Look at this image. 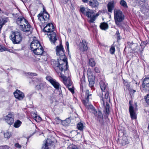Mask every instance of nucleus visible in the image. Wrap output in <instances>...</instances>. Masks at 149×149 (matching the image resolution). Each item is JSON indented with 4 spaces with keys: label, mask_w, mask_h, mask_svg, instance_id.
Listing matches in <instances>:
<instances>
[{
    "label": "nucleus",
    "mask_w": 149,
    "mask_h": 149,
    "mask_svg": "<svg viewBox=\"0 0 149 149\" xmlns=\"http://www.w3.org/2000/svg\"><path fill=\"white\" fill-rule=\"evenodd\" d=\"M66 46L67 49L68 51H69V43L67 41L66 42Z\"/></svg>",
    "instance_id": "nucleus-58"
},
{
    "label": "nucleus",
    "mask_w": 149,
    "mask_h": 149,
    "mask_svg": "<svg viewBox=\"0 0 149 149\" xmlns=\"http://www.w3.org/2000/svg\"><path fill=\"white\" fill-rule=\"evenodd\" d=\"M14 146L16 147L19 149H21L22 148L21 145H20L18 143H15Z\"/></svg>",
    "instance_id": "nucleus-52"
},
{
    "label": "nucleus",
    "mask_w": 149,
    "mask_h": 149,
    "mask_svg": "<svg viewBox=\"0 0 149 149\" xmlns=\"http://www.w3.org/2000/svg\"><path fill=\"white\" fill-rule=\"evenodd\" d=\"M114 18L116 24L119 27L121 26V11L120 10L115 9L114 11Z\"/></svg>",
    "instance_id": "nucleus-6"
},
{
    "label": "nucleus",
    "mask_w": 149,
    "mask_h": 149,
    "mask_svg": "<svg viewBox=\"0 0 149 149\" xmlns=\"http://www.w3.org/2000/svg\"><path fill=\"white\" fill-rule=\"evenodd\" d=\"M71 76L70 73H65V74L63 73L61 74L60 77L63 79V82L65 85L67 87L71 86L72 85V82L70 79Z\"/></svg>",
    "instance_id": "nucleus-5"
},
{
    "label": "nucleus",
    "mask_w": 149,
    "mask_h": 149,
    "mask_svg": "<svg viewBox=\"0 0 149 149\" xmlns=\"http://www.w3.org/2000/svg\"><path fill=\"white\" fill-rule=\"evenodd\" d=\"M145 46L141 45H140V48L139 47V49L138 48V49H137L138 51V53L139 52L140 54H141L142 53V51H143L144 49V48Z\"/></svg>",
    "instance_id": "nucleus-41"
},
{
    "label": "nucleus",
    "mask_w": 149,
    "mask_h": 149,
    "mask_svg": "<svg viewBox=\"0 0 149 149\" xmlns=\"http://www.w3.org/2000/svg\"><path fill=\"white\" fill-rule=\"evenodd\" d=\"M105 98L106 99H108L109 101L110 100L109 92L108 91H107V92L105 94Z\"/></svg>",
    "instance_id": "nucleus-49"
},
{
    "label": "nucleus",
    "mask_w": 149,
    "mask_h": 149,
    "mask_svg": "<svg viewBox=\"0 0 149 149\" xmlns=\"http://www.w3.org/2000/svg\"><path fill=\"white\" fill-rule=\"evenodd\" d=\"M85 15L90 19L88 21L89 23H94L95 20V13L93 10L88 9Z\"/></svg>",
    "instance_id": "nucleus-11"
},
{
    "label": "nucleus",
    "mask_w": 149,
    "mask_h": 149,
    "mask_svg": "<svg viewBox=\"0 0 149 149\" xmlns=\"http://www.w3.org/2000/svg\"><path fill=\"white\" fill-rule=\"evenodd\" d=\"M123 81V83L124 86L127 90H130V83L128 82V81L127 80H124L123 79H122Z\"/></svg>",
    "instance_id": "nucleus-29"
},
{
    "label": "nucleus",
    "mask_w": 149,
    "mask_h": 149,
    "mask_svg": "<svg viewBox=\"0 0 149 149\" xmlns=\"http://www.w3.org/2000/svg\"><path fill=\"white\" fill-rule=\"evenodd\" d=\"M88 9H85L84 7L81 8L80 9V11L82 14L85 15L87 12L88 11Z\"/></svg>",
    "instance_id": "nucleus-37"
},
{
    "label": "nucleus",
    "mask_w": 149,
    "mask_h": 149,
    "mask_svg": "<svg viewBox=\"0 0 149 149\" xmlns=\"http://www.w3.org/2000/svg\"><path fill=\"white\" fill-rule=\"evenodd\" d=\"M0 148L2 149H8L9 148V146H0Z\"/></svg>",
    "instance_id": "nucleus-57"
},
{
    "label": "nucleus",
    "mask_w": 149,
    "mask_h": 149,
    "mask_svg": "<svg viewBox=\"0 0 149 149\" xmlns=\"http://www.w3.org/2000/svg\"><path fill=\"white\" fill-rule=\"evenodd\" d=\"M88 2V5L92 8H95L98 6V2L96 0H90Z\"/></svg>",
    "instance_id": "nucleus-24"
},
{
    "label": "nucleus",
    "mask_w": 149,
    "mask_h": 149,
    "mask_svg": "<svg viewBox=\"0 0 149 149\" xmlns=\"http://www.w3.org/2000/svg\"><path fill=\"white\" fill-rule=\"evenodd\" d=\"M41 44L38 40H34L30 44V48L32 51L35 49L40 47Z\"/></svg>",
    "instance_id": "nucleus-17"
},
{
    "label": "nucleus",
    "mask_w": 149,
    "mask_h": 149,
    "mask_svg": "<svg viewBox=\"0 0 149 149\" xmlns=\"http://www.w3.org/2000/svg\"><path fill=\"white\" fill-rule=\"evenodd\" d=\"M14 114L13 112H10L6 116L3 117V119L8 124L11 125L14 122Z\"/></svg>",
    "instance_id": "nucleus-9"
},
{
    "label": "nucleus",
    "mask_w": 149,
    "mask_h": 149,
    "mask_svg": "<svg viewBox=\"0 0 149 149\" xmlns=\"http://www.w3.org/2000/svg\"><path fill=\"white\" fill-rule=\"evenodd\" d=\"M115 51V48L113 45H112L111 48L110 49V52L111 54H114Z\"/></svg>",
    "instance_id": "nucleus-46"
},
{
    "label": "nucleus",
    "mask_w": 149,
    "mask_h": 149,
    "mask_svg": "<svg viewBox=\"0 0 149 149\" xmlns=\"http://www.w3.org/2000/svg\"><path fill=\"white\" fill-rule=\"evenodd\" d=\"M47 34L51 42L53 43H55L57 40L56 33L53 31Z\"/></svg>",
    "instance_id": "nucleus-19"
},
{
    "label": "nucleus",
    "mask_w": 149,
    "mask_h": 149,
    "mask_svg": "<svg viewBox=\"0 0 149 149\" xmlns=\"http://www.w3.org/2000/svg\"><path fill=\"white\" fill-rule=\"evenodd\" d=\"M43 54H42L40 57V59L42 61V62H46L47 61L48 56L47 53L44 52Z\"/></svg>",
    "instance_id": "nucleus-27"
},
{
    "label": "nucleus",
    "mask_w": 149,
    "mask_h": 149,
    "mask_svg": "<svg viewBox=\"0 0 149 149\" xmlns=\"http://www.w3.org/2000/svg\"><path fill=\"white\" fill-rule=\"evenodd\" d=\"M54 27L53 24L52 23H49L44 27L43 31V32L48 34L54 31Z\"/></svg>",
    "instance_id": "nucleus-13"
},
{
    "label": "nucleus",
    "mask_w": 149,
    "mask_h": 149,
    "mask_svg": "<svg viewBox=\"0 0 149 149\" xmlns=\"http://www.w3.org/2000/svg\"><path fill=\"white\" fill-rule=\"evenodd\" d=\"M46 79L49 81L53 86L56 89L61 88V86L59 84L55 79L49 76H47Z\"/></svg>",
    "instance_id": "nucleus-10"
},
{
    "label": "nucleus",
    "mask_w": 149,
    "mask_h": 149,
    "mask_svg": "<svg viewBox=\"0 0 149 149\" xmlns=\"http://www.w3.org/2000/svg\"><path fill=\"white\" fill-rule=\"evenodd\" d=\"M8 49L6 48L5 47H3L0 45V52L7 51Z\"/></svg>",
    "instance_id": "nucleus-51"
},
{
    "label": "nucleus",
    "mask_w": 149,
    "mask_h": 149,
    "mask_svg": "<svg viewBox=\"0 0 149 149\" xmlns=\"http://www.w3.org/2000/svg\"><path fill=\"white\" fill-rule=\"evenodd\" d=\"M79 49L82 52L87 50L88 47L87 46L86 41L85 40H82V42L79 43Z\"/></svg>",
    "instance_id": "nucleus-18"
},
{
    "label": "nucleus",
    "mask_w": 149,
    "mask_h": 149,
    "mask_svg": "<svg viewBox=\"0 0 149 149\" xmlns=\"http://www.w3.org/2000/svg\"><path fill=\"white\" fill-rule=\"evenodd\" d=\"M91 79L88 78V80L89 82V86L90 87H92L94 84V79Z\"/></svg>",
    "instance_id": "nucleus-36"
},
{
    "label": "nucleus",
    "mask_w": 149,
    "mask_h": 149,
    "mask_svg": "<svg viewBox=\"0 0 149 149\" xmlns=\"http://www.w3.org/2000/svg\"><path fill=\"white\" fill-rule=\"evenodd\" d=\"M6 21L4 19H2L0 20V29L1 30L3 26L6 22Z\"/></svg>",
    "instance_id": "nucleus-40"
},
{
    "label": "nucleus",
    "mask_w": 149,
    "mask_h": 149,
    "mask_svg": "<svg viewBox=\"0 0 149 149\" xmlns=\"http://www.w3.org/2000/svg\"><path fill=\"white\" fill-rule=\"evenodd\" d=\"M144 99L146 103L149 105V93L144 96Z\"/></svg>",
    "instance_id": "nucleus-39"
},
{
    "label": "nucleus",
    "mask_w": 149,
    "mask_h": 149,
    "mask_svg": "<svg viewBox=\"0 0 149 149\" xmlns=\"http://www.w3.org/2000/svg\"><path fill=\"white\" fill-rule=\"evenodd\" d=\"M45 141L46 143L43 146L41 149H50V146L52 143V141L49 139H47Z\"/></svg>",
    "instance_id": "nucleus-22"
},
{
    "label": "nucleus",
    "mask_w": 149,
    "mask_h": 149,
    "mask_svg": "<svg viewBox=\"0 0 149 149\" xmlns=\"http://www.w3.org/2000/svg\"><path fill=\"white\" fill-rule=\"evenodd\" d=\"M63 0V3H67L68 1V0Z\"/></svg>",
    "instance_id": "nucleus-60"
},
{
    "label": "nucleus",
    "mask_w": 149,
    "mask_h": 149,
    "mask_svg": "<svg viewBox=\"0 0 149 149\" xmlns=\"http://www.w3.org/2000/svg\"><path fill=\"white\" fill-rule=\"evenodd\" d=\"M22 124V122L19 120H17L15 121L14 124V127L16 128L19 127Z\"/></svg>",
    "instance_id": "nucleus-34"
},
{
    "label": "nucleus",
    "mask_w": 149,
    "mask_h": 149,
    "mask_svg": "<svg viewBox=\"0 0 149 149\" xmlns=\"http://www.w3.org/2000/svg\"><path fill=\"white\" fill-rule=\"evenodd\" d=\"M102 91H97V94L99 96H100V97L101 99L100 100H101V103H102L103 105H105V102L103 98V93H102Z\"/></svg>",
    "instance_id": "nucleus-32"
},
{
    "label": "nucleus",
    "mask_w": 149,
    "mask_h": 149,
    "mask_svg": "<svg viewBox=\"0 0 149 149\" xmlns=\"http://www.w3.org/2000/svg\"><path fill=\"white\" fill-rule=\"evenodd\" d=\"M36 55H40L44 52V49L41 45L40 47L35 49L32 51Z\"/></svg>",
    "instance_id": "nucleus-20"
},
{
    "label": "nucleus",
    "mask_w": 149,
    "mask_h": 149,
    "mask_svg": "<svg viewBox=\"0 0 149 149\" xmlns=\"http://www.w3.org/2000/svg\"><path fill=\"white\" fill-rule=\"evenodd\" d=\"M130 92V94H133L136 91V90L133 89H131L130 88V90H128Z\"/></svg>",
    "instance_id": "nucleus-54"
},
{
    "label": "nucleus",
    "mask_w": 149,
    "mask_h": 149,
    "mask_svg": "<svg viewBox=\"0 0 149 149\" xmlns=\"http://www.w3.org/2000/svg\"><path fill=\"white\" fill-rule=\"evenodd\" d=\"M129 111L130 113L131 118L132 120L136 119L137 118V115L135 110L134 108L131 107L129 109Z\"/></svg>",
    "instance_id": "nucleus-21"
},
{
    "label": "nucleus",
    "mask_w": 149,
    "mask_h": 149,
    "mask_svg": "<svg viewBox=\"0 0 149 149\" xmlns=\"http://www.w3.org/2000/svg\"><path fill=\"white\" fill-rule=\"evenodd\" d=\"M68 62L66 60V58L65 57H60V59L58 60V65H57L55 67V70L57 73L60 72L62 74L64 72V73H68Z\"/></svg>",
    "instance_id": "nucleus-3"
},
{
    "label": "nucleus",
    "mask_w": 149,
    "mask_h": 149,
    "mask_svg": "<svg viewBox=\"0 0 149 149\" xmlns=\"http://www.w3.org/2000/svg\"><path fill=\"white\" fill-rule=\"evenodd\" d=\"M139 1L142 2L143 3H145L146 1V0H139Z\"/></svg>",
    "instance_id": "nucleus-63"
},
{
    "label": "nucleus",
    "mask_w": 149,
    "mask_h": 149,
    "mask_svg": "<svg viewBox=\"0 0 149 149\" xmlns=\"http://www.w3.org/2000/svg\"><path fill=\"white\" fill-rule=\"evenodd\" d=\"M88 78H90L91 79L94 78L95 76L92 72H88Z\"/></svg>",
    "instance_id": "nucleus-42"
},
{
    "label": "nucleus",
    "mask_w": 149,
    "mask_h": 149,
    "mask_svg": "<svg viewBox=\"0 0 149 149\" xmlns=\"http://www.w3.org/2000/svg\"><path fill=\"white\" fill-rule=\"evenodd\" d=\"M46 86V85L44 83H40L36 86V88L38 90H43Z\"/></svg>",
    "instance_id": "nucleus-33"
},
{
    "label": "nucleus",
    "mask_w": 149,
    "mask_h": 149,
    "mask_svg": "<svg viewBox=\"0 0 149 149\" xmlns=\"http://www.w3.org/2000/svg\"><path fill=\"white\" fill-rule=\"evenodd\" d=\"M91 94H89L88 90L85 91V98L82 100V102L86 108L91 109L92 112L97 117V120L99 121H102L103 120V115L102 113L100 111H97L93 106L89 102V99H90Z\"/></svg>",
    "instance_id": "nucleus-1"
},
{
    "label": "nucleus",
    "mask_w": 149,
    "mask_h": 149,
    "mask_svg": "<svg viewBox=\"0 0 149 149\" xmlns=\"http://www.w3.org/2000/svg\"><path fill=\"white\" fill-rule=\"evenodd\" d=\"M95 72L97 73H98L100 72L99 68L97 67H95L94 68Z\"/></svg>",
    "instance_id": "nucleus-55"
},
{
    "label": "nucleus",
    "mask_w": 149,
    "mask_h": 149,
    "mask_svg": "<svg viewBox=\"0 0 149 149\" xmlns=\"http://www.w3.org/2000/svg\"><path fill=\"white\" fill-rule=\"evenodd\" d=\"M10 136V134L8 132H6L4 133L2 132L0 133V138H2L4 137L5 138L9 139Z\"/></svg>",
    "instance_id": "nucleus-28"
},
{
    "label": "nucleus",
    "mask_w": 149,
    "mask_h": 149,
    "mask_svg": "<svg viewBox=\"0 0 149 149\" xmlns=\"http://www.w3.org/2000/svg\"><path fill=\"white\" fill-rule=\"evenodd\" d=\"M124 16L123 15H122V22L124 19Z\"/></svg>",
    "instance_id": "nucleus-61"
},
{
    "label": "nucleus",
    "mask_w": 149,
    "mask_h": 149,
    "mask_svg": "<svg viewBox=\"0 0 149 149\" xmlns=\"http://www.w3.org/2000/svg\"><path fill=\"white\" fill-rule=\"evenodd\" d=\"M116 36L117 42H118L119 41H120V33L119 32L118 30H117L116 34Z\"/></svg>",
    "instance_id": "nucleus-45"
},
{
    "label": "nucleus",
    "mask_w": 149,
    "mask_h": 149,
    "mask_svg": "<svg viewBox=\"0 0 149 149\" xmlns=\"http://www.w3.org/2000/svg\"><path fill=\"white\" fill-rule=\"evenodd\" d=\"M138 47H139L137 43H134L132 42H128L126 45L123 53L125 54V53L127 57L132 56L133 53H138L137 50Z\"/></svg>",
    "instance_id": "nucleus-2"
},
{
    "label": "nucleus",
    "mask_w": 149,
    "mask_h": 149,
    "mask_svg": "<svg viewBox=\"0 0 149 149\" xmlns=\"http://www.w3.org/2000/svg\"><path fill=\"white\" fill-rule=\"evenodd\" d=\"M122 6L125 8H127L128 6L127 3L124 0H122Z\"/></svg>",
    "instance_id": "nucleus-44"
},
{
    "label": "nucleus",
    "mask_w": 149,
    "mask_h": 149,
    "mask_svg": "<svg viewBox=\"0 0 149 149\" xmlns=\"http://www.w3.org/2000/svg\"><path fill=\"white\" fill-rule=\"evenodd\" d=\"M129 143L127 138V136L125 134L122 138V146H124L128 144Z\"/></svg>",
    "instance_id": "nucleus-26"
},
{
    "label": "nucleus",
    "mask_w": 149,
    "mask_h": 149,
    "mask_svg": "<svg viewBox=\"0 0 149 149\" xmlns=\"http://www.w3.org/2000/svg\"><path fill=\"white\" fill-rule=\"evenodd\" d=\"M54 120H55L56 124H59L60 123H62V120H61L58 117L54 119Z\"/></svg>",
    "instance_id": "nucleus-43"
},
{
    "label": "nucleus",
    "mask_w": 149,
    "mask_h": 149,
    "mask_svg": "<svg viewBox=\"0 0 149 149\" xmlns=\"http://www.w3.org/2000/svg\"><path fill=\"white\" fill-rule=\"evenodd\" d=\"M148 43V42L146 40V41H143L141 42L140 45L145 46Z\"/></svg>",
    "instance_id": "nucleus-56"
},
{
    "label": "nucleus",
    "mask_w": 149,
    "mask_h": 149,
    "mask_svg": "<svg viewBox=\"0 0 149 149\" xmlns=\"http://www.w3.org/2000/svg\"><path fill=\"white\" fill-rule=\"evenodd\" d=\"M39 97L41 99H43L44 98V97L42 93H39Z\"/></svg>",
    "instance_id": "nucleus-59"
},
{
    "label": "nucleus",
    "mask_w": 149,
    "mask_h": 149,
    "mask_svg": "<svg viewBox=\"0 0 149 149\" xmlns=\"http://www.w3.org/2000/svg\"><path fill=\"white\" fill-rule=\"evenodd\" d=\"M19 29L21 31L25 32L26 35L28 36L32 33L33 28L28 22L25 25L24 24V26H22Z\"/></svg>",
    "instance_id": "nucleus-7"
},
{
    "label": "nucleus",
    "mask_w": 149,
    "mask_h": 149,
    "mask_svg": "<svg viewBox=\"0 0 149 149\" xmlns=\"http://www.w3.org/2000/svg\"><path fill=\"white\" fill-rule=\"evenodd\" d=\"M71 117H70L66 118L65 120H62V124L64 126L68 125L71 122Z\"/></svg>",
    "instance_id": "nucleus-30"
},
{
    "label": "nucleus",
    "mask_w": 149,
    "mask_h": 149,
    "mask_svg": "<svg viewBox=\"0 0 149 149\" xmlns=\"http://www.w3.org/2000/svg\"><path fill=\"white\" fill-rule=\"evenodd\" d=\"M89 63L90 65L92 67L94 66L95 65V63L94 60L92 58L90 59L89 60Z\"/></svg>",
    "instance_id": "nucleus-38"
},
{
    "label": "nucleus",
    "mask_w": 149,
    "mask_h": 149,
    "mask_svg": "<svg viewBox=\"0 0 149 149\" xmlns=\"http://www.w3.org/2000/svg\"><path fill=\"white\" fill-rule=\"evenodd\" d=\"M28 22L27 20L23 17H18L16 20V23L19 26V29Z\"/></svg>",
    "instance_id": "nucleus-15"
},
{
    "label": "nucleus",
    "mask_w": 149,
    "mask_h": 149,
    "mask_svg": "<svg viewBox=\"0 0 149 149\" xmlns=\"http://www.w3.org/2000/svg\"><path fill=\"white\" fill-rule=\"evenodd\" d=\"M77 127L78 129L81 131L83 130L84 127L83 124L81 122L78 123L77 125Z\"/></svg>",
    "instance_id": "nucleus-35"
},
{
    "label": "nucleus",
    "mask_w": 149,
    "mask_h": 149,
    "mask_svg": "<svg viewBox=\"0 0 149 149\" xmlns=\"http://www.w3.org/2000/svg\"><path fill=\"white\" fill-rule=\"evenodd\" d=\"M99 15L98 13L96 14H95V19H96L97 17Z\"/></svg>",
    "instance_id": "nucleus-62"
},
{
    "label": "nucleus",
    "mask_w": 149,
    "mask_h": 149,
    "mask_svg": "<svg viewBox=\"0 0 149 149\" xmlns=\"http://www.w3.org/2000/svg\"><path fill=\"white\" fill-rule=\"evenodd\" d=\"M56 54L57 56H59L60 57H65L64 50L63 46L61 44H60L59 46L56 47Z\"/></svg>",
    "instance_id": "nucleus-14"
},
{
    "label": "nucleus",
    "mask_w": 149,
    "mask_h": 149,
    "mask_svg": "<svg viewBox=\"0 0 149 149\" xmlns=\"http://www.w3.org/2000/svg\"><path fill=\"white\" fill-rule=\"evenodd\" d=\"M133 101L132 100H130L129 101V109H130V108L131 107H132L133 108V109L134 108L133 107L132 105V103Z\"/></svg>",
    "instance_id": "nucleus-53"
},
{
    "label": "nucleus",
    "mask_w": 149,
    "mask_h": 149,
    "mask_svg": "<svg viewBox=\"0 0 149 149\" xmlns=\"http://www.w3.org/2000/svg\"><path fill=\"white\" fill-rule=\"evenodd\" d=\"M100 29L104 30H106L108 28V25L105 22H102L100 24Z\"/></svg>",
    "instance_id": "nucleus-31"
},
{
    "label": "nucleus",
    "mask_w": 149,
    "mask_h": 149,
    "mask_svg": "<svg viewBox=\"0 0 149 149\" xmlns=\"http://www.w3.org/2000/svg\"><path fill=\"white\" fill-rule=\"evenodd\" d=\"M89 0H82L83 2L84 3L87 2Z\"/></svg>",
    "instance_id": "nucleus-64"
},
{
    "label": "nucleus",
    "mask_w": 149,
    "mask_h": 149,
    "mask_svg": "<svg viewBox=\"0 0 149 149\" xmlns=\"http://www.w3.org/2000/svg\"><path fill=\"white\" fill-rule=\"evenodd\" d=\"M109 105L108 103H107L105 106V108L106 109V113L107 114H109L110 112L109 110Z\"/></svg>",
    "instance_id": "nucleus-47"
},
{
    "label": "nucleus",
    "mask_w": 149,
    "mask_h": 149,
    "mask_svg": "<svg viewBox=\"0 0 149 149\" xmlns=\"http://www.w3.org/2000/svg\"><path fill=\"white\" fill-rule=\"evenodd\" d=\"M34 119L37 122H39L41 120V118L39 116H37V115H35L34 117Z\"/></svg>",
    "instance_id": "nucleus-48"
},
{
    "label": "nucleus",
    "mask_w": 149,
    "mask_h": 149,
    "mask_svg": "<svg viewBox=\"0 0 149 149\" xmlns=\"http://www.w3.org/2000/svg\"><path fill=\"white\" fill-rule=\"evenodd\" d=\"M100 85L101 89L102 91H104L106 90L107 91V84H105L103 81H100Z\"/></svg>",
    "instance_id": "nucleus-25"
},
{
    "label": "nucleus",
    "mask_w": 149,
    "mask_h": 149,
    "mask_svg": "<svg viewBox=\"0 0 149 149\" xmlns=\"http://www.w3.org/2000/svg\"><path fill=\"white\" fill-rule=\"evenodd\" d=\"M142 85L143 90L149 93V77H145L142 80Z\"/></svg>",
    "instance_id": "nucleus-12"
},
{
    "label": "nucleus",
    "mask_w": 149,
    "mask_h": 149,
    "mask_svg": "<svg viewBox=\"0 0 149 149\" xmlns=\"http://www.w3.org/2000/svg\"><path fill=\"white\" fill-rule=\"evenodd\" d=\"M43 10L42 13L39 14L38 15V19L40 21H43L42 22L47 23L49 20V16L44 8Z\"/></svg>",
    "instance_id": "nucleus-8"
},
{
    "label": "nucleus",
    "mask_w": 149,
    "mask_h": 149,
    "mask_svg": "<svg viewBox=\"0 0 149 149\" xmlns=\"http://www.w3.org/2000/svg\"><path fill=\"white\" fill-rule=\"evenodd\" d=\"M10 38L13 44L19 43L22 40V37L20 31H12L10 36Z\"/></svg>",
    "instance_id": "nucleus-4"
},
{
    "label": "nucleus",
    "mask_w": 149,
    "mask_h": 149,
    "mask_svg": "<svg viewBox=\"0 0 149 149\" xmlns=\"http://www.w3.org/2000/svg\"><path fill=\"white\" fill-rule=\"evenodd\" d=\"M14 95L15 97L19 100H22L24 97V93L17 89L14 93Z\"/></svg>",
    "instance_id": "nucleus-16"
},
{
    "label": "nucleus",
    "mask_w": 149,
    "mask_h": 149,
    "mask_svg": "<svg viewBox=\"0 0 149 149\" xmlns=\"http://www.w3.org/2000/svg\"><path fill=\"white\" fill-rule=\"evenodd\" d=\"M114 5L113 1H111L109 2L107 5L108 12L112 13L114 9Z\"/></svg>",
    "instance_id": "nucleus-23"
},
{
    "label": "nucleus",
    "mask_w": 149,
    "mask_h": 149,
    "mask_svg": "<svg viewBox=\"0 0 149 149\" xmlns=\"http://www.w3.org/2000/svg\"><path fill=\"white\" fill-rule=\"evenodd\" d=\"M67 87L68 88L69 90L72 93H74V88L72 85L71 86H68Z\"/></svg>",
    "instance_id": "nucleus-50"
}]
</instances>
